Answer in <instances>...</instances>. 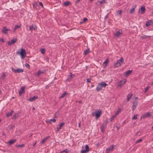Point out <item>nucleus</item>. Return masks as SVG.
<instances>
[{"mask_svg":"<svg viewBox=\"0 0 153 153\" xmlns=\"http://www.w3.org/2000/svg\"><path fill=\"white\" fill-rule=\"evenodd\" d=\"M16 54H19L22 59H24L26 56L25 50L23 48H21L20 51L16 52Z\"/></svg>","mask_w":153,"mask_h":153,"instance_id":"1","label":"nucleus"},{"mask_svg":"<svg viewBox=\"0 0 153 153\" xmlns=\"http://www.w3.org/2000/svg\"><path fill=\"white\" fill-rule=\"evenodd\" d=\"M107 84L104 82H102L99 83L97 85L96 88V90L97 91H99L101 90L103 88H105Z\"/></svg>","mask_w":153,"mask_h":153,"instance_id":"2","label":"nucleus"},{"mask_svg":"<svg viewBox=\"0 0 153 153\" xmlns=\"http://www.w3.org/2000/svg\"><path fill=\"white\" fill-rule=\"evenodd\" d=\"M124 61V59L123 58H121V59L119 60L114 64V66L116 67H118L121 66Z\"/></svg>","mask_w":153,"mask_h":153,"instance_id":"3","label":"nucleus"},{"mask_svg":"<svg viewBox=\"0 0 153 153\" xmlns=\"http://www.w3.org/2000/svg\"><path fill=\"white\" fill-rule=\"evenodd\" d=\"M102 114V111L100 110L96 111L95 113H93L92 115L93 116H96L97 118H98Z\"/></svg>","mask_w":153,"mask_h":153,"instance_id":"4","label":"nucleus"},{"mask_svg":"<svg viewBox=\"0 0 153 153\" xmlns=\"http://www.w3.org/2000/svg\"><path fill=\"white\" fill-rule=\"evenodd\" d=\"M126 79H123L121 81H120L118 84L117 86L118 87H121L126 82Z\"/></svg>","mask_w":153,"mask_h":153,"instance_id":"5","label":"nucleus"},{"mask_svg":"<svg viewBox=\"0 0 153 153\" xmlns=\"http://www.w3.org/2000/svg\"><path fill=\"white\" fill-rule=\"evenodd\" d=\"M12 69L13 71H14L16 73H20L22 72L23 71V70L21 69L17 68V69H13V68H12Z\"/></svg>","mask_w":153,"mask_h":153,"instance_id":"6","label":"nucleus"},{"mask_svg":"<svg viewBox=\"0 0 153 153\" xmlns=\"http://www.w3.org/2000/svg\"><path fill=\"white\" fill-rule=\"evenodd\" d=\"M85 150H82L81 151V153H86L89 151V148L88 145H86L85 146Z\"/></svg>","mask_w":153,"mask_h":153,"instance_id":"7","label":"nucleus"},{"mask_svg":"<svg viewBox=\"0 0 153 153\" xmlns=\"http://www.w3.org/2000/svg\"><path fill=\"white\" fill-rule=\"evenodd\" d=\"M137 102L136 101H133V104L132 106V110L134 111L136 108V106L137 105Z\"/></svg>","mask_w":153,"mask_h":153,"instance_id":"8","label":"nucleus"},{"mask_svg":"<svg viewBox=\"0 0 153 153\" xmlns=\"http://www.w3.org/2000/svg\"><path fill=\"white\" fill-rule=\"evenodd\" d=\"M17 40L16 38L13 39L10 41H8L7 44L9 45H10L15 43L17 41Z\"/></svg>","mask_w":153,"mask_h":153,"instance_id":"9","label":"nucleus"},{"mask_svg":"<svg viewBox=\"0 0 153 153\" xmlns=\"http://www.w3.org/2000/svg\"><path fill=\"white\" fill-rule=\"evenodd\" d=\"M65 124V123L64 122H62L59 124V126L57 128L56 130V132L59 131L62 127Z\"/></svg>","mask_w":153,"mask_h":153,"instance_id":"10","label":"nucleus"},{"mask_svg":"<svg viewBox=\"0 0 153 153\" xmlns=\"http://www.w3.org/2000/svg\"><path fill=\"white\" fill-rule=\"evenodd\" d=\"M50 136H48L44 138L41 141L40 143V145H42L44 143L46 142V140L48 138H50Z\"/></svg>","mask_w":153,"mask_h":153,"instance_id":"11","label":"nucleus"},{"mask_svg":"<svg viewBox=\"0 0 153 153\" xmlns=\"http://www.w3.org/2000/svg\"><path fill=\"white\" fill-rule=\"evenodd\" d=\"M21 90L19 91V95H21L22 94L24 93L25 92V87H22L21 88Z\"/></svg>","mask_w":153,"mask_h":153,"instance_id":"12","label":"nucleus"},{"mask_svg":"<svg viewBox=\"0 0 153 153\" xmlns=\"http://www.w3.org/2000/svg\"><path fill=\"white\" fill-rule=\"evenodd\" d=\"M151 116V115L150 112H148L146 114H144L143 116V118H146L150 117Z\"/></svg>","mask_w":153,"mask_h":153,"instance_id":"13","label":"nucleus"},{"mask_svg":"<svg viewBox=\"0 0 153 153\" xmlns=\"http://www.w3.org/2000/svg\"><path fill=\"white\" fill-rule=\"evenodd\" d=\"M153 20H149L146 23V27H148L151 25L152 23H153Z\"/></svg>","mask_w":153,"mask_h":153,"instance_id":"14","label":"nucleus"},{"mask_svg":"<svg viewBox=\"0 0 153 153\" xmlns=\"http://www.w3.org/2000/svg\"><path fill=\"white\" fill-rule=\"evenodd\" d=\"M38 98V97L37 96H34L33 97H32L31 98H30L28 99V100H29L30 101H33L35 100H36V99H37Z\"/></svg>","mask_w":153,"mask_h":153,"instance_id":"15","label":"nucleus"},{"mask_svg":"<svg viewBox=\"0 0 153 153\" xmlns=\"http://www.w3.org/2000/svg\"><path fill=\"white\" fill-rule=\"evenodd\" d=\"M36 29V26L35 25H32L30 27L29 30L32 31L35 30Z\"/></svg>","mask_w":153,"mask_h":153,"instance_id":"16","label":"nucleus"},{"mask_svg":"<svg viewBox=\"0 0 153 153\" xmlns=\"http://www.w3.org/2000/svg\"><path fill=\"white\" fill-rule=\"evenodd\" d=\"M8 31H10V30L7 28L5 27H4L3 28L2 32L4 34H6L7 33V32Z\"/></svg>","mask_w":153,"mask_h":153,"instance_id":"17","label":"nucleus"},{"mask_svg":"<svg viewBox=\"0 0 153 153\" xmlns=\"http://www.w3.org/2000/svg\"><path fill=\"white\" fill-rule=\"evenodd\" d=\"M137 5H134L132 6V9L130 10V13H131L134 11V10L136 7Z\"/></svg>","mask_w":153,"mask_h":153,"instance_id":"18","label":"nucleus"},{"mask_svg":"<svg viewBox=\"0 0 153 153\" xmlns=\"http://www.w3.org/2000/svg\"><path fill=\"white\" fill-rule=\"evenodd\" d=\"M106 125L105 124H103L102 126L100 127V129L102 132H103L104 131L106 127Z\"/></svg>","mask_w":153,"mask_h":153,"instance_id":"19","label":"nucleus"},{"mask_svg":"<svg viewBox=\"0 0 153 153\" xmlns=\"http://www.w3.org/2000/svg\"><path fill=\"white\" fill-rule=\"evenodd\" d=\"M141 14H143L145 12V6L144 5H142L141 8Z\"/></svg>","mask_w":153,"mask_h":153,"instance_id":"20","label":"nucleus"},{"mask_svg":"<svg viewBox=\"0 0 153 153\" xmlns=\"http://www.w3.org/2000/svg\"><path fill=\"white\" fill-rule=\"evenodd\" d=\"M114 149V146H110V147L108 148H107L106 149V151L107 152H108Z\"/></svg>","mask_w":153,"mask_h":153,"instance_id":"21","label":"nucleus"},{"mask_svg":"<svg viewBox=\"0 0 153 153\" xmlns=\"http://www.w3.org/2000/svg\"><path fill=\"white\" fill-rule=\"evenodd\" d=\"M122 33V31L119 30L115 33V36L117 37H118Z\"/></svg>","mask_w":153,"mask_h":153,"instance_id":"22","label":"nucleus"},{"mask_svg":"<svg viewBox=\"0 0 153 153\" xmlns=\"http://www.w3.org/2000/svg\"><path fill=\"white\" fill-rule=\"evenodd\" d=\"M14 112V111L12 110L10 112H8L6 114V116L7 117L11 116Z\"/></svg>","mask_w":153,"mask_h":153,"instance_id":"23","label":"nucleus"},{"mask_svg":"<svg viewBox=\"0 0 153 153\" xmlns=\"http://www.w3.org/2000/svg\"><path fill=\"white\" fill-rule=\"evenodd\" d=\"M91 51L89 50V49L88 48L85 51L84 53V54H85V55H86V54H88Z\"/></svg>","mask_w":153,"mask_h":153,"instance_id":"24","label":"nucleus"},{"mask_svg":"<svg viewBox=\"0 0 153 153\" xmlns=\"http://www.w3.org/2000/svg\"><path fill=\"white\" fill-rule=\"evenodd\" d=\"M71 3L69 1H66L64 2L63 4L65 6H67L71 4Z\"/></svg>","mask_w":153,"mask_h":153,"instance_id":"25","label":"nucleus"},{"mask_svg":"<svg viewBox=\"0 0 153 153\" xmlns=\"http://www.w3.org/2000/svg\"><path fill=\"white\" fill-rule=\"evenodd\" d=\"M132 95L131 94H128V96H127V100L128 101L129 100L131 99V97H132Z\"/></svg>","mask_w":153,"mask_h":153,"instance_id":"26","label":"nucleus"},{"mask_svg":"<svg viewBox=\"0 0 153 153\" xmlns=\"http://www.w3.org/2000/svg\"><path fill=\"white\" fill-rule=\"evenodd\" d=\"M16 140L15 139L11 140L9 141V143L10 145L12 144L15 143Z\"/></svg>","mask_w":153,"mask_h":153,"instance_id":"27","label":"nucleus"},{"mask_svg":"<svg viewBox=\"0 0 153 153\" xmlns=\"http://www.w3.org/2000/svg\"><path fill=\"white\" fill-rule=\"evenodd\" d=\"M20 27V25H15V28L14 29L13 32H15L17 29H18Z\"/></svg>","mask_w":153,"mask_h":153,"instance_id":"28","label":"nucleus"},{"mask_svg":"<svg viewBox=\"0 0 153 153\" xmlns=\"http://www.w3.org/2000/svg\"><path fill=\"white\" fill-rule=\"evenodd\" d=\"M151 36H146L145 35H144L143 36H141V38L142 39H145L147 38V37H150Z\"/></svg>","mask_w":153,"mask_h":153,"instance_id":"29","label":"nucleus"},{"mask_svg":"<svg viewBox=\"0 0 153 153\" xmlns=\"http://www.w3.org/2000/svg\"><path fill=\"white\" fill-rule=\"evenodd\" d=\"M40 51L42 53L44 54L45 53V48H41Z\"/></svg>","mask_w":153,"mask_h":153,"instance_id":"30","label":"nucleus"},{"mask_svg":"<svg viewBox=\"0 0 153 153\" xmlns=\"http://www.w3.org/2000/svg\"><path fill=\"white\" fill-rule=\"evenodd\" d=\"M67 94V93L66 92H64L63 94H62L61 96L60 97V98H63Z\"/></svg>","mask_w":153,"mask_h":153,"instance_id":"31","label":"nucleus"},{"mask_svg":"<svg viewBox=\"0 0 153 153\" xmlns=\"http://www.w3.org/2000/svg\"><path fill=\"white\" fill-rule=\"evenodd\" d=\"M132 72L131 70H128L126 72V74L127 76L129 75Z\"/></svg>","mask_w":153,"mask_h":153,"instance_id":"32","label":"nucleus"},{"mask_svg":"<svg viewBox=\"0 0 153 153\" xmlns=\"http://www.w3.org/2000/svg\"><path fill=\"white\" fill-rule=\"evenodd\" d=\"M143 140V139H140L137 140L135 142V144H137L138 143H139L141 142Z\"/></svg>","mask_w":153,"mask_h":153,"instance_id":"33","label":"nucleus"},{"mask_svg":"<svg viewBox=\"0 0 153 153\" xmlns=\"http://www.w3.org/2000/svg\"><path fill=\"white\" fill-rule=\"evenodd\" d=\"M33 7L35 8H36L37 7V4L36 2H34L33 3Z\"/></svg>","mask_w":153,"mask_h":153,"instance_id":"34","label":"nucleus"},{"mask_svg":"<svg viewBox=\"0 0 153 153\" xmlns=\"http://www.w3.org/2000/svg\"><path fill=\"white\" fill-rule=\"evenodd\" d=\"M6 76L5 74L4 73H3L1 76V79H4V77Z\"/></svg>","mask_w":153,"mask_h":153,"instance_id":"35","label":"nucleus"},{"mask_svg":"<svg viewBox=\"0 0 153 153\" xmlns=\"http://www.w3.org/2000/svg\"><path fill=\"white\" fill-rule=\"evenodd\" d=\"M18 116H19V114H15L14 115V116H13V118L15 119L17 118L18 117Z\"/></svg>","mask_w":153,"mask_h":153,"instance_id":"36","label":"nucleus"},{"mask_svg":"<svg viewBox=\"0 0 153 153\" xmlns=\"http://www.w3.org/2000/svg\"><path fill=\"white\" fill-rule=\"evenodd\" d=\"M16 146L18 147H24L25 146V145L24 144H22V145H19Z\"/></svg>","mask_w":153,"mask_h":153,"instance_id":"37","label":"nucleus"},{"mask_svg":"<svg viewBox=\"0 0 153 153\" xmlns=\"http://www.w3.org/2000/svg\"><path fill=\"white\" fill-rule=\"evenodd\" d=\"M108 59H106L105 61L103 62V64H105V65H106L108 63Z\"/></svg>","mask_w":153,"mask_h":153,"instance_id":"38","label":"nucleus"},{"mask_svg":"<svg viewBox=\"0 0 153 153\" xmlns=\"http://www.w3.org/2000/svg\"><path fill=\"white\" fill-rule=\"evenodd\" d=\"M150 88V87L149 86H147L146 88L145 89L144 92H146L147 91L149 90V88Z\"/></svg>","mask_w":153,"mask_h":153,"instance_id":"39","label":"nucleus"},{"mask_svg":"<svg viewBox=\"0 0 153 153\" xmlns=\"http://www.w3.org/2000/svg\"><path fill=\"white\" fill-rule=\"evenodd\" d=\"M99 3H100V4L104 3H105V0H103L101 1H98Z\"/></svg>","mask_w":153,"mask_h":153,"instance_id":"40","label":"nucleus"},{"mask_svg":"<svg viewBox=\"0 0 153 153\" xmlns=\"http://www.w3.org/2000/svg\"><path fill=\"white\" fill-rule=\"evenodd\" d=\"M49 121L51 122H52L54 123L56 121V120L54 119H50L49 120Z\"/></svg>","mask_w":153,"mask_h":153,"instance_id":"41","label":"nucleus"},{"mask_svg":"<svg viewBox=\"0 0 153 153\" xmlns=\"http://www.w3.org/2000/svg\"><path fill=\"white\" fill-rule=\"evenodd\" d=\"M42 73V72L40 71H39L37 72V76H39L40 75V74H41Z\"/></svg>","mask_w":153,"mask_h":153,"instance_id":"42","label":"nucleus"},{"mask_svg":"<svg viewBox=\"0 0 153 153\" xmlns=\"http://www.w3.org/2000/svg\"><path fill=\"white\" fill-rule=\"evenodd\" d=\"M91 78H87L86 79V81L88 82H91Z\"/></svg>","mask_w":153,"mask_h":153,"instance_id":"43","label":"nucleus"},{"mask_svg":"<svg viewBox=\"0 0 153 153\" xmlns=\"http://www.w3.org/2000/svg\"><path fill=\"white\" fill-rule=\"evenodd\" d=\"M120 111V109H119L116 112V115L118 114Z\"/></svg>","mask_w":153,"mask_h":153,"instance_id":"44","label":"nucleus"},{"mask_svg":"<svg viewBox=\"0 0 153 153\" xmlns=\"http://www.w3.org/2000/svg\"><path fill=\"white\" fill-rule=\"evenodd\" d=\"M136 134L137 135L140 136L141 135V134L140 132L139 131H138V132L136 133Z\"/></svg>","mask_w":153,"mask_h":153,"instance_id":"45","label":"nucleus"},{"mask_svg":"<svg viewBox=\"0 0 153 153\" xmlns=\"http://www.w3.org/2000/svg\"><path fill=\"white\" fill-rule=\"evenodd\" d=\"M137 115H134V116L132 118V119L133 120L134 119H137Z\"/></svg>","mask_w":153,"mask_h":153,"instance_id":"46","label":"nucleus"},{"mask_svg":"<svg viewBox=\"0 0 153 153\" xmlns=\"http://www.w3.org/2000/svg\"><path fill=\"white\" fill-rule=\"evenodd\" d=\"M39 5L41 6L42 7H43V5L41 2H39Z\"/></svg>","mask_w":153,"mask_h":153,"instance_id":"47","label":"nucleus"},{"mask_svg":"<svg viewBox=\"0 0 153 153\" xmlns=\"http://www.w3.org/2000/svg\"><path fill=\"white\" fill-rule=\"evenodd\" d=\"M25 65L27 68H29L30 67V65L27 63H26Z\"/></svg>","mask_w":153,"mask_h":153,"instance_id":"48","label":"nucleus"},{"mask_svg":"<svg viewBox=\"0 0 153 153\" xmlns=\"http://www.w3.org/2000/svg\"><path fill=\"white\" fill-rule=\"evenodd\" d=\"M88 20L86 18H84V19H83V22H85L86 20Z\"/></svg>","mask_w":153,"mask_h":153,"instance_id":"49","label":"nucleus"},{"mask_svg":"<svg viewBox=\"0 0 153 153\" xmlns=\"http://www.w3.org/2000/svg\"><path fill=\"white\" fill-rule=\"evenodd\" d=\"M80 0H76V2L75 4L76 5L77 3Z\"/></svg>","mask_w":153,"mask_h":153,"instance_id":"50","label":"nucleus"},{"mask_svg":"<svg viewBox=\"0 0 153 153\" xmlns=\"http://www.w3.org/2000/svg\"><path fill=\"white\" fill-rule=\"evenodd\" d=\"M122 12V10H120L118 11V14L119 15H121V14Z\"/></svg>","mask_w":153,"mask_h":153,"instance_id":"51","label":"nucleus"},{"mask_svg":"<svg viewBox=\"0 0 153 153\" xmlns=\"http://www.w3.org/2000/svg\"><path fill=\"white\" fill-rule=\"evenodd\" d=\"M116 116V115H115L113 117H112L111 118V120H113L114 119V117H115V116Z\"/></svg>","mask_w":153,"mask_h":153,"instance_id":"52","label":"nucleus"},{"mask_svg":"<svg viewBox=\"0 0 153 153\" xmlns=\"http://www.w3.org/2000/svg\"><path fill=\"white\" fill-rule=\"evenodd\" d=\"M0 41H1L3 42H4V39H0Z\"/></svg>","mask_w":153,"mask_h":153,"instance_id":"53","label":"nucleus"},{"mask_svg":"<svg viewBox=\"0 0 153 153\" xmlns=\"http://www.w3.org/2000/svg\"><path fill=\"white\" fill-rule=\"evenodd\" d=\"M61 153H67V152L65 151L62 152Z\"/></svg>","mask_w":153,"mask_h":153,"instance_id":"54","label":"nucleus"},{"mask_svg":"<svg viewBox=\"0 0 153 153\" xmlns=\"http://www.w3.org/2000/svg\"><path fill=\"white\" fill-rule=\"evenodd\" d=\"M36 143H37V141H36L33 144V146H35V145H36Z\"/></svg>","mask_w":153,"mask_h":153,"instance_id":"55","label":"nucleus"},{"mask_svg":"<svg viewBox=\"0 0 153 153\" xmlns=\"http://www.w3.org/2000/svg\"><path fill=\"white\" fill-rule=\"evenodd\" d=\"M108 14H107L106 15V16H105V18H107L108 17Z\"/></svg>","mask_w":153,"mask_h":153,"instance_id":"56","label":"nucleus"},{"mask_svg":"<svg viewBox=\"0 0 153 153\" xmlns=\"http://www.w3.org/2000/svg\"><path fill=\"white\" fill-rule=\"evenodd\" d=\"M82 100H79V101L78 102H79V103H82Z\"/></svg>","mask_w":153,"mask_h":153,"instance_id":"57","label":"nucleus"},{"mask_svg":"<svg viewBox=\"0 0 153 153\" xmlns=\"http://www.w3.org/2000/svg\"><path fill=\"white\" fill-rule=\"evenodd\" d=\"M74 76V75L72 74L71 73V76L72 77Z\"/></svg>","mask_w":153,"mask_h":153,"instance_id":"58","label":"nucleus"},{"mask_svg":"<svg viewBox=\"0 0 153 153\" xmlns=\"http://www.w3.org/2000/svg\"><path fill=\"white\" fill-rule=\"evenodd\" d=\"M78 126H79V127H80V123H79Z\"/></svg>","mask_w":153,"mask_h":153,"instance_id":"59","label":"nucleus"},{"mask_svg":"<svg viewBox=\"0 0 153 153\" xmlns=\"http://www.w3.org/2000/svg\"><path fill=\"white\" fill-rule=\"evenodd\" d=\"M137 99H138V97H136L135 98V100H137Z\"/></svg>","mask_w":153,"mask_h":153,"instance_id":"60","label":"nucleus"},{"mask_svg":"<svg viewBox=\"0 0 153 153\" xmlns=\"http://www.w3.org/2000/svg\"><path fill=\"white\" fill-rule=\"evenodd\" d=\"M1 94V91L0 90V95Z\"/></svg>","mask_w":153,"mask_h":153,"instance_id":"61","label":"nucleus"},{"mask_svg":"<svg viewBox=\"0 0 153 153\" xmlns=\"http://www.w3.org/2000/svg\"><path fill=\"white\" fill-rule=\"evenodd\" d=\"M93 0H90V1H93Z\"/></svg>","mask_w":153,"mask_h":153,"instance_id":"62","label":"nucleus"},{"mask_svg":"<svg viewBox=\"0 0 153 153\" xmlns=\"http://www.w3.org/2000/svg\"><path fill=\"white\" fill-rule=\"evenodd\" d=\"M56 114H58V113L57 112V113H56Z\"/></svg>","mask_w":153,"mask_h":153,"instance_id":"63","label":"nucleus"},{"mask_svg":"<svg viewBox=\"0 0 153 153\" xmlns=\"http://www.w3.org/2000/svg\"><path fill=\"white\" fill-rule=\"evenodd\" d=\"M80 23L81 24H82V22H80Z\"/></svg>","mask_w":153,"mask_h":153,"instance_id":"64","label":"nucleus"}]
</instances>
